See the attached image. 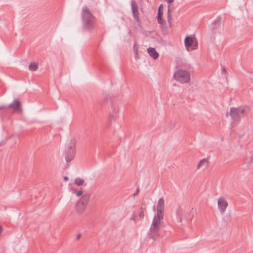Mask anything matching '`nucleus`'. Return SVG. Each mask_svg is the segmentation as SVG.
<instances>
[{"instance_id": "nucleus-1", "label": "nucleus", "mask_w": 253, "mask_h": 253, "mask_svg": "<svg viewBox=\"0 0 253 253\" xmlns=\"http://www.w3.org/2000/svg\"><path fill=\"white\" fill-rule=\"evenodd\" d=\"M82 18L86 29L91 30L94 27L96 24L95 18L86 6L83 9Z\"/></svg>"}, {"instance_id": "nucleus-2", "label": "nucleus", "mask_w": 253, "mask_h": 253, "mask_svg": "<svg viewBox=\"0 0 253 253\" xmlns=\"http://www.w3.org/2000/svg\"><path fill=\"white\" fill-rule=\"evenodd\" d=\"M8 109L12 110L13 113L18 114H22L23 112L21 103L16 99H14L8 106L0 107V110H2L3 113H6Z\"/></svg>"}, {"instance_id": "nucleus-3", "label": "nucleus", "mask_w": 253, "mask_h": 253, "mask_svg": "<svg viewBox=\"0 0 253 253\" xmlns=\"http://www.w3.org/2000/svg\"><path fill=\"white\" fill-rule=\"evenodd\" d=\"M173 77L175 80L181 83H187L190 80L189 73L186 71L182 70L176 71Z\"/></svg>"}, {"instance_id": "nucleus-4", "label": "nucleus", "mask_w": 253, "mask_h": 253, "mask_svg": "<svg viewBox=\"0 0 253 253\" xmlns=\"http://www.w3.org/2000/svg\"><path fill=\"white\" fill-rule=\"evenodd\" d=\"M246 114L247 110L243 108H231L230 109V115L234 121H238Z\"/></svg>"}, {"instance_id": "nucleus-5", "label": "nucleus", "mask_w": 253, "mask_h": 253, "mask_svg": "<svg viewBox=\"0 0 253 253\" xmlns=\"http://www.w3.org/2000/svg\"><path fill=\"white\" fill-rule=\"evenodd\" d=\"M75 155V145L74 143L71 142L69 144L66 152H65V159L67 162L72 161Z\"/></svg>"}, {"instance_id": "nucleus-6", "label": "nucleus", "mask_w": 253, "mask_h": 253, "mask_svg": "<svg viewBox=\"0 0 253 253\" xmlns=\"http://www.w3.org/2000/svg\"><path fill=\"white\" fill-rule=\"evenodd\" d=\"M185 45L187 50H189L191 46H197V43L195 39L190 36L186 37L184 40Z\"/></svg>"}, {"instance_id": "nucleus-7", "label": "nucleus", "mask_w": 253, "mask_h": 253, "mask_svg": "<svg viewBox=\"0 0 253 253\" xmlns=\"http://www.w3.org/2000/svg\"><path fill=\"white\" fill-rule=\"evenodd\" d=\"M131 8H132V11L134 18L136 21L138 22L139 21V16H138L139 12H138L137 5L135 2H132Z\"/></svg>"}, {"instance_id": "nucleus-8", "label": "nucleus", "mask_w": 253, "mask_h": 253, "mask_svg": "<svg viewBox=\"0 0 253 253\" xmlns=\"http://www.w3.org/2000/svg\"><path fill=\"white\" fill-rule=\"evenodd\" d=\"M147 51L151 57H153L154 59L158 58L159 54L154 48L149 47L148 48Z\"/></svg>"}, {"instance_id": "nucleus-9", "label": "nucleus", "mask_w": 253, "mask_h": 253, "mask_svg": "<svg viewBox=\"0 0 253 253\" xmlns=\"http://www.w3.org/2000/svg\"><path fill=\"white\" fill-rule=\"evenodd\" d=\"M208 165V161L206 159H204L200 161L197 165V168L200 169L202 167H206Z\"/></svg>"}, {"instance_id": "nucleus-10", "label": "nucleus", "mask_w": 253, "mask_h": 253, "mask_svg": "<svg viewBox=\"0 0 253 253\" xmlns=\"http://www.w3.org/2000/svg\"><path fill=\"white\" fill-rule=\"evenodd\" d=\"M245 163L248 165L253 164V154H250L245 159Z\"/></svg>"}, {"instance_id": "nucleus-11", "label": "nucleus", "mask_w": 253, "mask_h": 253, "mask_svg": "<svg viewBox=\"0 0 253 253\" xmlns=\"http://www.w3.org/2000/svg\"><path fill=\"white\" fill-rule=\"evenodd\" d=\"M219 207L223 210L227 206V202L222 199H220L218 201Z\"/></svg>"}, {"instance_id": "nucleus-12", "label": "nucleus", "mask_w": 253, "mask_h": 253, "mask_svg": "<svg viewBox=\"0 0 253 253\" xmlns=\"http://www.w3.org/2000/svg\"><path fill=\"white\" fill-rule=\"evenodd\" d=\"M158 217H155L154 220V222L153 224V227L156 228L157 226V225L159 224L160 220V219L162 218V217L160 214L158 213Z\"/></svg>"}, {"instance_id": "nucleus-13", "label": "nucleus", "mask_w": 253, "mask_h": 253, "mask_svg": "<svg viewBox=\"0 0 253 253\" xmlns=\"http://www.w3.org/2000/svg\"><path fill=\"white\" fill-rule=\"evenodd\" d=\"M163 15V13L158 12V16H157V20L158 22L160 24H163V20L162 19V16Z\"/></svg>"}, {"instance_id": "nucleus-14", "label": "nucleus", "mask_w": 253, "mask_h": 253, "mask_svg": "<svg viewBox=\"0 0 253 253\" xmlns=\"http://www.w3.org/2000/svg\"><path fill=\"white\" fill-rule=\"evenodd\" d=\"M76 183L78 185H81L84 183V180L81 179H77L76 180Z\"/></svg>"}, {"instance_id": "nucleus-15", "label": "nucleus", "mask_w": 253, "mask_h": 253, "mask_svg": "<svg viewBox=\"0 0 253 253\" xmlns=\"http://www.w3.org/2000/svg\"><path fill=\"white\" fill-rule=\"evenodd\" d=\"M38 68V65L36 63H33V71H36Z\"/></svg>"}, {"instance_id": "nucleus-16", "label": "nucleus", "mask_w": 253, "mask_h": 253, "mask_svg": "<svg viewBox=\"0 0 253 253\" xmlns=\"http://www.w3.org/2000/svg\"><path fill=\"white\" fill-rule=\"evenodd\" d=\"M8 137H6L4 139L2 140V141H0V146H1V145H3L4 144H5L6 142L7 141V140H8Z\"/></svg>"}, {"instance_id": "nucleus-17", "label": "nucleus", "mask_w": 253, "mask_h": 253, "mask_svg": "<svg viewBox=\"0 0 253 253\" xmlns=\"http://www.w3.org/2000/svg\"><path fill=\"white\" fill-rule=\"evenodd\" d=\"M163 4H161L159 7L158 12L163 13Z\"/></svg>"}, {"instance_id": "nucleus-18", "label": "nucleus", "mask_w": 253, "mask_h": 253, "mask_svg": "<svg viewBox=\"0 0 253 253\" xmlns=\"http://www.w3.org/2000/svg\"><path fill=\"white\" fill-rule=\"evenodd\" d=\"M134 49L135 51L136 56H137V49H138V46H137V43H135L134 45Z\"/></svg>"}, {"instance_id": "nucleus-19", "label": "nucleus", "mask_w": 253, "mask_h": 253, "mask_svg": "<svg viewBox=\"0 0 253 253\" xmlns=\"http://www.w3.org/2000/svg\"><path fill=\"white\" fill-rule=\"evenodd\" d=\"M83 191H79L76 193L77 195L80 196L82 194Z\"/></svg>"}, {"instance_id": "nucleus-20", "label": "nucleus", "mask_w": 253, "mask_h": 253, "mask_svg": "<svg viewBox=\"0 0 253 253\" xmlns=\"http://www.w3.org/2000/svg\"><path fill=\"white\" fill-rule=\"evenodd\" d=\"M32 63H31L29 65V69L30 71H32Z\"/></svg>"}, {"instance_id": "nucleus-21", "label": "nucleus", "mask_w": 253, "mask_h": 253, "mask_svg": "<svg viewBox=\"0 0 253 253\" xmlns=\"http://www.w3.org/2000/svg\"><path fill=\"white\" fill-rule=\"evenodd\" d=\"M2 227L0 225V235L1 234V232H2Z\"/></svg>"}, {"instance_id": "nucleus-22", "label": "nucleus", "mask_w": 253, "mask_h": 253, "mask_svg": "<svg viewBox=\"0 0 253 253\" xmlns=\"http://www.w3.org/2000/svg\"><path fill=\"white\" fill-rule=\"evenodd\" d=\"M64 178L65 180H67V179H68L66 177H65Z\"/></svg>"}, {"instance_id": "nucleus-23", "label": "nucleus", "mask_w": 253, "mask_h": 253, "mask_svg": "<svg viewBox=\"0 0 253 253\" xmlns=\"http://www.w3.org/2000/svg\"><path fill=\"white\" fill-rule=\"evenodd\" d=\"M169 22H170V19L169 17Z\"/></svg>"}, {"instance_id": "nucleus-24", "label": "nucleus", "mask_w": 253, "mask_h": 253, "mask_svg": "<svg viewBox=\"0 0 253 253\" xmlns=\"http://www.w3.org/2000/svg\"><path fill=\"white\" fill-rule=\"evenodd\" d=\"M228 115V113H227L226 116H227Z\"/></svg>"}]
</instances>
